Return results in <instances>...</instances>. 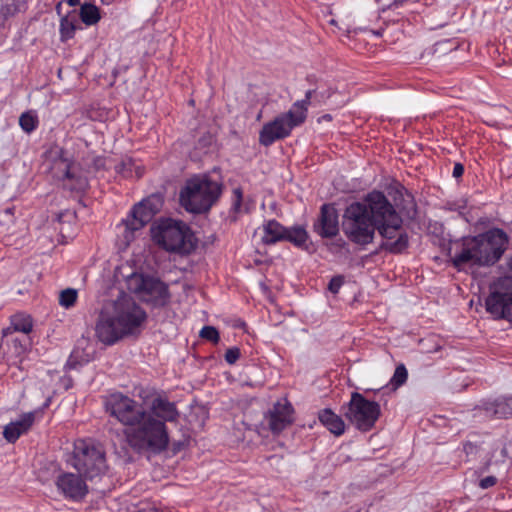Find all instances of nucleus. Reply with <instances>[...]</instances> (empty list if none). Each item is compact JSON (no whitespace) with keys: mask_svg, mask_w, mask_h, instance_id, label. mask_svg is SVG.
Here are the masks:
<instances>
[{"mask_svg":"<svg viewBox=\"0 0 512 512\" xmlns=\"http://www.w3.org/2000/svg\"><path fill=\"white\" fill-rule=\"evenodd\" d=\"M402 219L385 195L378 191L369 193L364 202L350 204L344 212L342 228L345 236L353 243L370 244L378 230L386 238L381 248L391 253H401L408 247L407 234L400 233L396 240Z\"/></svg>","mask_w":512,"mask_h":512,"instance_id":"1","label":"nucleus"},{"mask_svg":"<svg viewBox=\"0 0 512 512\" xmlns=\"http://www.w3.org/2000/svg\"><path fill=\"white\" fill-rule=\"evenodd\" d=\"M146 318V312L132 297L122 293L102 311L96 335L102 343L112 345L126 336L140 334Z\"/></svg>","mask_w":512,"mask_h":512,"instance_id":"2","label":"nucleus"},{"mask_svg":"<svg viewBox=\"0 0 512 512\" xmlns=\"http://www.w3.org/2000/svg\"><path fill=\"white\" fill-rule=\"evenodd\" d=\"M178 417L179 412L173 402L161 395L152 396L146 408V421L133 436V442L136 446L147 447V452H163L169 444L166 422H174Z\"/></svg>","mask_w":512,"mask_h":512,"instance_id":"3","label":"nucleus"},{"mask_svg":"<svg viewBox=\"0 0 512 512\" xmlns=\"http://www.w3.org/2000/svg\"><path fill=\"white\" fill-rule=\"evenodd\" d=\"M508 243L507 235L500 229L465 238L459 251L451 257L458 270L465 266H491L503 255Z\"/></svg>","mask_w":512,"mask_h":512,"instance_id":"4","label":"nucleus"},{"mask_svg":"<svg viewBox=\"0 0 512 512\" xmlns=\"http://www.w3.org/2000/svg\"><path fill=\"white\" fill-rule=\"evenodd\" d=\"M106 411L122 425L126 426V439L130 447L139 452H147V447L136 446L133 436L146 421V408L136 400L122 393H113L105 401Z\"/></svg>","mask_w":512,"mask_h":512,"instance_id":"5","label":"nucleus"},{"mask_svg":"<svg viewBox=\"0 0 512 512\" xmlns=\"http://www.w3.org/2000/svg\"><path fill=\"white\" fill-rule=\"evenodd\" d=\"M153 241L168 252L189 254L195 248L193 234L182 221L160 219L151 226Z\"/></svg>","mask_w":512,"mask_h":512,"instance_id":"6","label":"nucleus"},{"mask_svg":"<svg viewBox=\"0 0 512 512\" xmlns=\"http://www.w3.org/2000/svg\"><path fill=\"white\" fill-rule=\"evenodd\" d=\"M221 194V184L208 176H194L187 180L180 192L181 205L191 213L207 212L218 200Z\"/></svg>","mask_w":512,"mask_h":512,"instance_id":"7","label":"nucleus"},{"mask_svg":"<svg viewBox=\"0 0 512 512\" xmlns=\"http://www.w3.org/2000/svg\"><path fill=\"white\" fill-rule=\"evenodd\" d=\"M66 154L58 145L50 147L44 153V166L54 178L62 181L63 188L76 192L84 191L88 186L87 177Z\"/></svg>","mask_w":512,"mask_h":512,"instance_id":"8","label":"nucleus"},{"mask_svg":"<svg viewBox=\"0 0 512 512\" xmlns=\"http://www.w3.org/2000/svg\"><path fill=\"white\" fill-rule=\"evenodd\" d=\"M72 466L86 479H93L107 471L106 453L102 445L92 440L74 443Z\"/></svg>","mask_w":512,"mask_h":512,"instance_id":"9","label":"nucleus"},{"mask_svg":"<svg viewBox=\"0 0 512 512\" xmlns=\"http://www.w3.org/2000/svg\"><path fill=\"white\" fill-rule=\"evenodd\" d=\"M485 304L487 312L494 318L512 320V258L507 273L490 286Z\"/></svg>","mask_w":512,"mask_h":512,"instance_id":"10","label":"nucleus"},{"mask_svg":"<svg viewBox=\"0 0 512 512\" xmlns=\"http://www.w3.org/2000/svg\"><path fill=\"white\" fill-rule=\"evenodd\" d=\"M343 413L358 430L367 432L375 426L381 409L377 402L369 401L362 394L353 392L350 401L343 406Z\"/></svg>","mask_w":512,"mask_h":512,"instance_id":"11","label":"nucleus"},{"mask_svg":"<svg viewBox=\"0 0 512 512\" xmlns=\"http://www.w3.org/2000/svg\"><path fill=\"white\" fill-rule=\"evenodd\" d=\"M128 288L143 301L155 306L166 305L170 298L168 287L163 282L142 274H132L128 279Z\"/></svg>","mask_w":512,"mask_h":512,"instance_id":"12","label":"nucleus"},{"mask_svg":"<svg viewBox=\"0 0 512 512\" xmlns=\"http://www.w3.org/2000/svg\"><path fill=\"white\" fill-rule=\"evenodd\" d=\"M307 239L308 234L305 228L301 226L285 228L276 220H270L263 226L262 241L265 244H274L278 241L287 240L295 246L302 247Z\"/></svg>","mask_w":512,"mask_h":512,"instance_id":"13","label":"nucleus"},{"mask_svg":"<svg viewBox=\"0 0 512 512\" xmlns=\"http://www.w3.org/2000/svg\"><path fill=\"white\" fill-rule=\"evenodd\" d=\"M316 95V90H308L305 93L304 99L294 102L287 113L265 124L263 128H285V126L287 128H294L301 126L307 118L308 107Z\"/></svg>","mask_w":512,"mask_h":512,"instance_id":"14","label":"nucleus"},{"mask_svg":"<svg viewBox=\"0 0 512 512\" xmlns=\"http://www.w3.org/2000/svg\"><path fill=\"white\" fill-rule=\"evenodd\" d=\"M293 412V407L287 400L277 401L265 414L263 423L277 435L293 423Z\"/></svg>","mask_w":512,"mask_h":512,"instance_id":"15","label":"nucleus"},{"mask_svg":"<svg viewBox=\"0 0 512 512\" xmlns=\"http://www.w3.org/2000/svg\"><path fill=\"white\" fill-rule=\"evenodd\" d=\"M81 474L62 473L57 477L56 486L64 497L74 501L82 500L88 493V486Z\"/></svg>","mask_w":512,"mask_h":512,"instance_id":"16","label":"nucleus"},{"mask_svg":"<svg viewBox=\"0 0 512 512\" xmlns=\"http://www.w3.org/2000/svg\"><path fill=\"white\" fill-rule=\"evenodd\" d=\"M313 231L322 238H332L339 233L337 209L332 204H323L313 224Z\"/></svg>","mask_w":512,"mask_h":512,"instance_id":"17","label":"nucleus"},{"mask_svg":"<svg viewBox=\"0 0 512 512\" xmlns=\"http://www.w3.org/2000/svg\"><path fill=\"white\" fill-rule=\"evenodd\" d=\"M152 218V214L141 202L134 205L127 219L122 221L125 241L129 243L133 239V233L143 228Z\"/></svg>","mask_w":512,"mask_h":512,"instance_id":"18","label":"nucleus"},{"mask_svg":"<svg viewBox=\"0 0 512 512\" xmlns=\"http://www.w3.org/2000/svg\"><path fill=\"white\" fill-rule=\"evenodd\" d=\"M7 346V351H4L8 363L18 365L22 362L23 356L27 352L29 346V338L26 335L21 337H6V341L1 343V347Z\"/></svg>","mask_w":512,"mask_h":512,"instance_id":"19","label":"nucleus"},{"mask_svg":"<svg viewBox=\"0 0 512 512\" xmlns=\"http://www.w3.org/2000/svg\"><path fill=\"white\" fill-rule=\"evenodd\" d=\"M35 420V414L28 412L20 416L16 421H12L4 427L3 436L9 443H14L24 433H26Z\"/></svg>","mask_w":512,"mask_h":512,"instance_id":"20","label":"nucleus"},{"mask_svg":"<svg viewBox=\"0 0 512 512\" xmlns=\"http://www.w3.org/2000/svg\"><path fill=\"white\" fill-rule=\"evenodd\" d=\"M483 409L489 417L507 418L512 416V397H503L493 402H485Z\"/></svg>","mask_w":512,"mask_h":512,"instance_id":"21","label":"nucleus"},{"mask_svg":"<svg viewBox=\"0 0 512 512\" xmlns=\"http://www.w3.org/2000/svg\"><path fill=\"white\" fill-rule=\"evenodd\" d=\"M320 422L334 435L340 436L345 431V423L342 418L330 409H324L319 413Z\"/></svg>","mask_w":512,"mask_h":512,"instance_id":"22","label":"nucleus"},{"mask_svg":"<svg viewBox=\"0 0 512 512\" xmlns=\"http://www.w3.org/2000/svg\"><path fill=\"white\" fill-rule=\"evenodd\" d=\"M32 326V320L29 315L16 314L11 319V326L3 330L4 337L11 336V330L14 332H22L27 336V334L32 330Z\"/></svg>","mask_w":512,"mask_h":512,"instance_id":"23","label":"nucleus"},{"mask_svg":"<svg viewBox=\"0 0 512 512\" xmlns=\"http://www.w3.org/2000/svg\"><path fill=\"white\" fill-rule=\"evenodd\" d=\"M77 24L76 13H69L61 18L60 21V34L61 40L65 41L71 39L74 36Z\"/></svg>","mask_w":512,"mask_h":512,"instance_id":"24","label":"nucleus"},{"mask_svg":"<svg viewBox=\"0 0 512 512\" xmlns=\"http://www.w3.org/2000/svg\"><path fill=\"white\" fill-rule=\"evenodd\" d=\"M80 19L86 25H94L100 20V13L97 6L84 3L80 8Z\"/></svg>","mask_w":512,"mask_h":512,"instance_id":"25","label":"nucleus"},{"mask_svg":"<svg viewBox=\"0 0 512 512\" xmlns=\"http://www.w3.org/2000/svg\"><path fill=\"white\" fill-rule=\"evenodd\" d=\"M289 134L290 130H261L259 141L261 144L268 146L275 140L285 138Z\"/></svg>","mask_w":512,"mask_h":512,"instance_id":"26","label":"nucleus"},{"mask_svg":"<svg viewBox=\"0 0 512 512\" xmlns=\"http://www.w3.org/2000/svg\"><path fill=\"white\" fill-rule=\"evenodd\" d=\"M77 296L78 292L76 289L66 288L62 290L59 294V304L62 307L69 309L75 305Z\"/></svg>","mask_w":512,"mask_h":512,"instance_id":"27","label":"nucleus"},{"mask_svg":"<svg viewBox=\"0 0 512 512\" xmlns=\"http://www.w3.org/2000/svg\"><path fill=\"white\" fill-rule=\"evenodd\" d=\"M408 377V372L406 367L403 364H400L396 367L393 377L390 380L391 385L393 386V390H396L398 387L403 385Z\"/></svg>","mask_w":512,"mask_h":512,"instance_id":"28","label":"nucleus"},{"mask_svg":"<svg viewBox=\"0 0 512 512\" xmlns=\"http://www.w3.org/2000/svg\"><path fill=\"white\" fill-rule=\"evenodd\" d=\"M38 124L39 121L37 114L32 110L24 112L19 118V125L21 128H36Z\"/></svg>","mask_w":512,"mask_h":512,"instance_id":"29","label":"nucleus"},{"mask_svg":"<svg viewBox=\"0 0 512 512\" xmlns=\"http://www.w3.org/2000/svg\"><path fill=\"white\" fill-rule=\"evenodd\" d=\"M142 205L149 211L152 216L158 213L162 207V200L157 195H152L141 201Z\"/></svg>","mask_w":512,"mask_h":512,"instance_id":"30","label":"nucleus"},{"mask_svg":"<svg viewBox=\"0 0 512 512\" xmlns=\"http://www.w3.org/2000/svg\"><path fill=\"white\" fill-rule=\"evenodd\" d=\"M200 337L212 343L219 341V332L213 326H204L200 331Z\"/></svg>","mask_w":512,"mask_h":512,"instance_id":"31","label":"nucleus"},{"mask_svg":"<svg viewBox=\"0 0 512 512\" xmlns=\"http://www.w3.org/2000/svg\"><path fill=\"white\" fill-rule=\"evenodd\" d=\"M240 95L238 93H228L226 95V105L229 113H234L240 108Z\"/></svg>","mask_w":512,"mask_h":512,"instance_id":"32","label":"nucleus"},{"mask_svg":"<svg viewBox=\"0 0 512 512\" xmlns=\"http://www.w3.org/2000/svg\"><path fill=\"white\" fill-rule=\"evenodd\" d=\"M132 166L134 163L130 158L124 159L120 164L115 166L117 173L122 174L125 177H130L132 175Z\"/></svg>","mask_w":512,"mask_h":512,"instance_id":"33","label":"nucleus"},{"mask_svg":"<svg viewBox=\"0 0 512 512\" xmlns=\"http://www.w3.org/2000/svg\"><path fill=\"white\" fill-rule=\"evenodd\" d=\"M243 192L240 187L233 190L232 210L236 213L242 211Z\"/></svg>","mask_w":512,"mask_h":512,"instance_id":"34","label":"nucleus"},{"mask_svg":"<svg viewBox=\"0 0 512 512\" xmlns=\"http://www.w3.org/2000/svg\"><path fill=\"white\" fill-rule=\"evenodd\" d=\"M344 283V277L343 276H335L333 277L330 282H329V285H328V289L330 290V292H332L333 294H336L339 292L341 286L343 285Z\"/></svg>","mask_w":512,"mask_h":512,"instance_id":"35","label":"nucleus"},{"mask_svg":"<svg viewBox=\"0 0 512 512\" xmlns=\"http://www.w3.org/2000/svg\"><path fill=\"white\" fill-rule=\"evenodd\" d=\"M240 357V350L237 347L229 348L225 353V360L229 364H234Z\"/></svg>","mask_w":512,"mask_h":512,"instance_id":"36","label":"nucleus"},{"mask_svg":"<svg viewBox=\"0 0 512 512\" xmlns=\"http://www.w3.org/2000/svg\"><path fill=\"white\" fill-rule=\"evenodd\" d=\"M93 167L96 171L101 169H108L110 168V161L102 157H97L93 161Z\"/></svg>","mask_w":512,"mask_h":512,"instance_id":"37","label":"nucleus"},{"mask_svg":"<svg viewBox=\"0 0 512 512\" xmlns=\"http://www.w3.org/2000/svg\"><path fill=\"white\" fill-rule=\"evenodd\" d=\"M496 484V478L494 476H487L483 479H481L479 486L482 489H487L489 487H492Z\"/></svg>","mask_w":512,"mask_h":512,"instance_id":"38","label":"nucleus"},{"mask_svg":"<svg viewBox=\"0 0 512 512\" xmlns=\"http://www.w3.org/2000/svg\"><path fill=\"white\" fill-rule=\"evenodd\" d=\"M463 173H464L463 165L461 163H456L453 168V176L455 178H459L463 175Z\"/></svg>","mask_w":512,"mask_h":512,"instance_id":"39","label":"nucleus"},{"mask_svg":"<svg viewBox=\"0 0 512 512\" xmlns=\"http://www.w3.org/2000/svg\"><path fill=\"white\" fill-rule=\"evenodd\" d=\"M332 121V116L330 114H325L318 118V124H328Z\"/></svg>","mask_w":512,"mask_h":512,"instance_id":"40","label":"nucleus"},{"mask_svg":"<svg viewBox=\"0 0 512 512\" xmlns=\"http://www.w3.org/2000/svg\"><path fill=\"white\" fill-rule=\"evenodd\" d=\"M135 176L140 178L143 174V170L139 166H134Z\"/></svg>","mask_w":512,"mask_h":512,"instance_id":"41","label":"nucleus"},{"mask_svg":"<svg viewBox=\"0 0 512 512\" xmlns=\"http://www.w3.org/2000/svg\"><path fill=\"white\" fill-rule=\"evenodd\" d=\"M474 448L475 447L471 443H467L464 445V450L466 451V453L472 452L474 450Z\"/></svg>","mask_w":512,"mask_h":512,"instance_id":"42","label":"nucleus"},{"mask_svg":"<svg viewBox=\"0 0 512 512\" xmlns=\"http://www.w3.org/2000/svg\"><path fill=\"white\" fill-rule=\"evenodd\" d=\"M68 3L71 5V6H75L79 3V0H68Z\"/></svg>","mask_w":512,"mask_h":512,"instance_id":"43","label":"nucleus"},{"mask_svg":"<svg viewBox=\"0 0 512 512\" xmlns=\"http://www.w3.org/2000/svg\"><path fill=\"white\" fill-rule=\"evenodd\" d=\"M114 0H101L102 4H105V5H109L113 2Z\"/></svg>","mask_w":512,"mask_h":512,"instance_id":"44","label":"nucleus"},{"mask_svg":"<svg viewBox=\"0 0 512 512\" xmlns=\"http://www.w3.org/2000/svg\"><path fill=\"white\" fill-rule=\"evenodd\" d=\"M340 242H341V243L339 244V246H340V247H344V246L346 245V243H345L344 241L340 240Z\"/></svg>","mask_w":512,"mask_h":512,"instance_id":"45","label":"nucleus"},{"mask_svg":"<svg viewBox=\"0 0 512 512\" xmlns=\"http://www.w3.org/2000/svg\"><path fill=\"white\" fill-rule=\"evenodd\" d=\"M441 45H442V43H437L436 44L437 49H439Z\"/></svg>","mask_w":512,"mask_h":512,"instance_id":"46","label":"nucleus"},{"mask_svg":"<svg viewBox=\"0 0 512 512\" xmlns=\"http://www.w3.org/2000/svg\"><path fill=\"white\" fill-rule=\"evenodd\" d=\"M398 2H400L399 0H395L394 1V5H398Z\"/></svg>","mask_w":512,"mask_h":512,"instance_id":"47","label":"nucleus"}]
</instances>
